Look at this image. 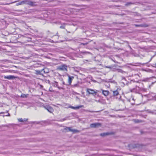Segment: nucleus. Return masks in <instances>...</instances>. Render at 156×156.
I'll list each match as a JSON object with an SVG mask.
<instances>
[{"instance_id":"36","label":"nucleus","mask_w":156,"mask_h":156,"mask_svg":"<svg viewBox=\"0 0 156 156\" xmlns=\"http://www.w3.org/2000/svg\"><path fill=\"white\" fill-rule=\"evenodd\" d=\"M122 79H124V80H125L126 79V78L125 77H122Z\"/></svg>"},{"instance_id":"34","label":"nucleus","mask_w":156,"mask_h":156,"mask_svg":"<svg viewBox=\"0 0 156 156\" xmlns=\"http://www.w3.org/2000/svg\"><path fill=\"white\" fill-rule=\"evenodd\" d=\"M47 82H46L47 83H50V81L49 80H47Z\"/></svg>"},{"instance_id":"43","label":"nucleus","mask_w":156,"mask_h":156,"mask_svg":"<svg viewBox=\"0 0 156 156\" xmlns=\"http://www.w3.org/2000/svg\"><path fill=\"white\" fill-rule=\"evenodd\" d=\"M151 59H152V58H151V59H150V61L151 60Z\"/></svg>"},{"instance_id":"24","label":"nucleus","mask_w":156,"mask_h":156,"mask_svg":"<svg viewBox=\"0 0 156 156\" xmlns=\"http://www.w3.org/2000/svg\"><path fill=\"white\" fill-rule=\"evenodd\" d=\"M19 121L20 122H23V119L22 118L19 119H18Z\"/></svg>"},{"instance_id":"6","label":"nucleus","mask_w":156,"mask_h":156,"mask_svg":"<svg viewBox=\"0 0 156 156\" xmlns=\"http://www.w3.org/2000/svg\"><path fill=\"white\" fill-rule=\"evenodd\" d=\"M68 85H70L73 80L74 78V77L73 76H70L69 75H68Z\"/></svg>"},{"instance_id":"17","label":"nucleus","mask_w":156,"mask_h":156,"mask_svg":"<svg viewBox=\"0 0 156 156\" xmlns=\"http://www.w3.org/2000/svg\"><path fill=\"white\" fill-rule=\"evenodd\" d=\"M122 73L126 77H128L129 76V75H128V73L126 71H123Z\"/></svg>"},{"instance_id":"37","label":"nucleus","mask_w":156,"mask_h":156,"mask_svg":"<svg viewBox=\"0 0 156 156\" xmlns=\"http://www.w3.org/2000/svg\"><path fill=\"white\" fill-rule=\"evenodd\" d=\"M129 47L130 48V49H132V48H131V47H130V46L129 45Z\"/></svg>"},{"instance_id":"2","label":"nucleus","mask_w":156,"mask_h":156,"mask_svg":"<svg viewBox=\"0 0 156 156\" xmlns=\"http://www.w3.org/2000/svg\"><path fill=\"white\" fill-rule=\"evenodd\" d=\"M64 130L65 132H68L69 131L72 132L74 133L78 132L79 131L75 129H71V128L70 127H66L64 129Z\"/></svg>"},{"instance_id":"44","label":"nucleus","mask_w":156,"mask_h":156,"mask_svg":"<svg viewBox=\"0 0 156 156\" xmlns=\"http://www.w3.org/2000/svg\"><path fill=\"white\" fill-rule=\"evenodd\" d=\"M133 100H134V98H133V99H132Z\"/></svg>"},{"instance_id":"19","label":"nucleus","mask_w":156,"mask_h":156,"mask_svg":"<svg viewBox=\"0 0 156 156\" xmlns=\"http://www.w3.org/2000/svg\"><path fill=\"white\" fill-rule=\"evenodd\" d=\"M115 70H117V71L118 72L121 73H122L123 71V70H122V69H115Z\"/></svg>"},{"instance_id":"30","label":"nucleus","mask_w":156,"mask_h":156,"mask_svg":"<svg viewBox=\"0 0 156 156\" xmlns=\"http://www.w3.org/2000/svg\"><path fill=\"white\" fill-rule=\"evenodd\" d=\"M135 122H140V120H136Z\"/></svg>"},{"instance_id":"45","label":"nucleus","mask_w":156,"mask_h":156,"mask_svg":"<svg viewBox=\"0 0 156 156\" xmlns=\"http://www.w3.org/2000/svg\"><path fill=\"white\" fill-rule=\"evenodd\" d=\"M94 155H96V154H94Z\"/></svg>"},{"instance_id":"41","label":"nucleus","mask_w":156,"mask_h":156,"mask_svg":"<svg viewBox=\"0 0 156 156\" xmlns=\"http://www.w3.org/2000/svg\"><path fill=\"white\" fill-rule=\"evenodd\" d=\"M62 83L63 84H65V82H62Z\"/></svg>"},{"instance_id":"40","label":"nucleus","mask_w":156,"mask_h":156,"mask_svg":"<svg viewBox=\"0 0 156 156\" xmlns=\"http://www.w3.org/2000/svg\"><path fill=\"white\" fill-rule=\"evenodd\" d=\"M51 42H52V43H53V42H54V41L53 40H52L51 41Z\"/></svg>"},{"instance_id":"22","label":"nucleus","mask_w":156,"mask_h":156,"mask_svg":"<svg viewBox=\"0 0 156 156\" xmlns=\"http://www.w3.org/2000/svg\"><path fill=\"white\" fill-rule=\"evenodd\" d=\"M21 97L23 98H26V95L25 94H23L21 95Z\"/></svg>"},{"instance_id":"9","label":"nucleus","mask_w":156,"mask_h":156,"mask_svg":"<svg viewBox=\"0 0 156 156\" xmlns=\"http://www.w3.org/2000/svg\"><path fill=\"white\" fill-rule=\"evenodd\" d=\"M83 107V105H81L78 106H77L76 107L70 106L69 108H71L73 109H79L80 108Z\"/></svg>"},{"instance_id":"33","label":"nucleus","mask_w":156,"mask_h":156,"mask_svg":"<svg viewBox=\"0 0 156 156\" xmlns=\"http://www.w3.org/2000/svg\"><path fill=\"white\" fill-rule=\"evenodd\" d=\"M106 68H110V69H111V67H110V66H106Z\"/></svg>"},{"instance_id":"4","label":"nucleus","mask_w":156,"mask_h":156,"mask_svg":"<svg viewBox=\"0 0 156 156\" xmlns=\"http://www.w3.org/2000/svg\"><path fill=\"white\" fill-rule=\"evenodd\" d=\"M25 4L30 5L31 6H34L35 5V2L32 1H30L28 0H26L25 1Z\"/></svg>"},{"instance_id":"29","label":"nucleus","mask_w":156,"mask_h":156,"mask_svg":"<svg viewBox=\"0 0 156 156\" xmlns=\"http://www.w3.org/2000/svg\"><path fill=\"white\" fill-rule=\"evenodd\" d=\"M153 66L156 68V63L153 64Z\"/></svg>"},{"instance_id":"20","label":"nucleus","mask_w":156,"mask_h":156,"mask_svg":"<svg viewBox=\"0 0 156 156\" xmlns=\"http://www.w3.org/2000/svg\"><path fill=\"white\" fill-rule=\"evenodd\" d=\"M36 74L37 75H41V71L40 70H36Z\"/></svg>"},{"instance_id":"23","label":"nucleus","mask_w":156,"mask_h":156,"mask_svg":"<svg viewBox=\"0 0 156 156\" xmlns=\"http://www.w3.org/2000/svg\"><path fill=\"white\" fill-rule=\"evenodd\" d=\"M149 78H147L144 79L143 81H145V82L148 81V80H149Z\"/></svg>"},{"instance_id":"11","label":"nucleus","mask_w":156,"mask_h":156,"mask_svg":"<svg viewBox=\"0 0 156 156\" xmlns=\"http://www.w3.org/2000/svg\"><path fill=\"white\" fill-rule=\"evenodd\" d=\"M119 94V92L117 90L113 91V96L114 97L117 96Z\"/></svg>"},{"instance_id":"39","label":"nucleus","mask_w":156,"mask_h":156,"mask_svg":"<svg viewBox=\"0 0 156 156\" xmlns=\"http://www.w3.org/2000/svg\"><path fill=\"white\" fill-rule=\"evenodd\" d=\"M58 33H56V35H57L58 36V37H59V36H58Z\"/></svg>"},{"instance_id":"21","label":"nucleus","mask_w":156,"mask_h":156,"mask_svg":"<svg viewBox=\"0 0 156 156\" xmlns=\"http://www.w3.org/2000/svg\"><path fill=\"white\" fill-rule=\"evenodd\" d=\"M86 112L93 113V112H99V111H89V110H87L86 111Z\"/></svg>"},{"instance_id":"18","label":"nucleus","mask_w":156,"mask_h":156,"mask_svg":"<svg viewBox=\"0 0 156 156\" xmlns=\"http://www.w3.org/2000/svg\"><path fill=\"white\" fill-rule=\"evenodd\" d=\"M134 3L131 2H127L125 5L126 6H128L130 5H131L133 4Z\"/></svg>"},{"instance_id":"38","label":"nucleus","mask_w":156,"mask_h":156,"mask_svg":"<svg viewBox=\"0 0 156 156\" xmlns=\"http://www.w3.org/2000/svg\"><path fill=\"white\" fill-rule=\"evenodd\" d=\"M4 112H1L0 113V114H4Z\"/></svg>"},{"instance_id":"14","label":"nucleus","mask_w":156,"mask_h":156,"mask_svg":"<svg viewBox=\"0 0 156 156\" xmlns=\"http://www.w3.org/2000/svg\"><path fill=\"white\" fill-rule=\"evenodd\" d=\"M25 1H22L20 2L17 3L16 4V5L18 6L19 5H21L23 4H25Z\"/></svg>"},{"instance_id":"8","label":"nucleus","mask_w":156,"mask_h":156,"mask_svg":"<svg viewBox=\"0 0 156 156\" xmlns=\"http://www.w3.org/2000/svg\"><path fill=\"white\" fill-rule=\"evenodd\" d=\"M87 92L89 94H96L97 93V92L95 91L94 90H92L90 89H87Z\"/></svg>"},{"instance_id":"25","label":"nucleus","mask_w":156,"mask_h":156,"mask_svg":"<svg viewBox=\"0 0 156 156\" xmlns=\"http://www.w3.org/2000/svg\"><path fill=\"white\" fill-rule=\"evenodd\" d=\"M88 42H86V43H81V45H87V44H88Z\"/></svg>"},{"instance_id":"42","label":"nucleus","mask_w":156,"mask_h":156,"mask_svg":"<svg viewBox=\"0 0 156 156\" xmlns=\"http://www.w3.org/2000/svg\"><path fill=\"white\" fill-rule=\"evenodd\" d=\"M16 2V1H15V2H12V3H15V2Z\"/></svg>"},{"instance_id":"31","label":"nucleus","mask_w":156,"mask_h":156,"mask_svg":"<svg viewBox=\"0 0 156 156\" xmlns=\"http://www.w3.org/2000/svg\"><path fill=\"white\" fill-rule=\"evenodd\" d=\"M115 69H113L112 71H117V70H115Z\"/></svg>"},{"instance_id":"35","label":"nucleus","mask_w":156,"mask_h":156,"mask_svg":"<svg viewBox=\"0 0 156 156\" xmlns=\"http://www.w3.org/2000/svg\"><path fill=\"white\" fill-rule=\"evenodd\" d=\"M6 116H10V114L9 113H8V114L7 115H5Z\"/></svg>"},{"instance_id":"3","label":"nucleus","mask_w":156,"mask_h":156,"mask_svg":"<svg viewBox=\"0 0 156 156\" xmlns=\"http://www.w3.org/2000/svg\"><path fill=\"white\" fill-rule=\"evenodd\" d=\"M44 108L47 109L48 111L51 113H52L54 111L53 108L49 105L44 106Z\"/></svg>"},{"instance_id":"28","label":"nucleus","mask_w":156,"mask_h":156,"mask_svg":"<svg viewBox=\"0 0 156 156\" xmlns=\"http://www.w3.org/2000/svg\"><path fill=\"white\" fill-rule=\"evenodd\" d=\"M60 27L62 29H64L65 27L64 26H61Z\"/></svg>"},{"instance_id":"26","label":"nucleus","mask_w":156,"mask_h":156,"mask_svg":"<svg viewBox=\"0 0 156 156\" xmlns=\"http://www.w3.org/2000/svg\"><path fill=\"white\" fill-rule=\"evenodd\" d=\"M135 88H134L133 89L130 90V91L131 92H134L135 91Z\"/></svg>"},{"instance_id":"16","label":"nucleus","mask_w":156,"mask_h":156,"mask_svg":"<svg viewBox=\"0 0 156 156\" xmlns=\"http://www.w3.org/2000/svg\"><path fill=\"white\" fill-rule=\"evenodd\" d=\"M135 26L136 27H147V25H136V24L135 25Z\"/></svg>"},{"instance_id":"10","label":"nucleus","mask_w":156,"mask_h":156,"mask_svg":"<svg viewBox=\"0 0 156 156\" xmlns=\"http://www.w3.org/2000/svg\"><path fill=\"white\" fill-rule=\"evenodd\" d=\"M109 93V91L108 90H102V93L105 96H108V95Z\"/></svg>"},{"instance_id":"7","label":"nucleus","mask_w":156,"mask_h":156,"mask_svg":"<svg viewBox=\"0 0 156 156\" xmlns=\"http://www.w3.org/2000/svg\"><path fill=\"white\" fill-rule=\"evenodd\" d=\"M16 78V77L12 75H9L8 76H4V78L5 79H8L9 80H13L14 79H15Z\"/></svg>"},{"instance_id":"32","label":"nucleus","mask_w":156,"mask_h":156,"mask_svg":"<svg viewBox=\"0 0 156 156\" xmlns=\"http://www.w3.org/2000/svg\"><path fill=\"white\" fill-rule=\"evenodd\" d=\"M23 119V122L24 121H26L27 120V119Z\"/></svg>"},{"instance_id":"13","label":"nucleus","mask_w":156,"mask_h":156,"mask_svg":"<svg viewBox=\"0 0 156 156\" xmlns=\"http://www.w3.org/2000/svg\"><path fill=\"white\" fill-rule=\"evenodd\" d=\"M54 86L55 87H57L59 89H62V88L61 87H58V83L56 81H55L54 83Z\"/></svg>"},{"instance_id":"15","label":"nucleus","mask_w":156,"mask_h":156,"mask_svg":"<svg viewBox=\"0 0 156 156\" xmlns=\"http://www.w3.org/2000/svg\"><path fill=\"white\" fill-rule=\"evenodd\" d=\"M109 133H101L100 135L101 136H104L107 135H109Z\"/></svg>"},{"instance_id":"5","label":"nucleus","mask_w":156,"mask_h":156,"mask_svg":"<svg viewBox=\"0 0 156 156\" xmlns=\"http://www.w3.org/2000/svg\"><path fill=\"white\" fill-rule=\"evenodd\" d=\"M101 124L99 123H95L91 124H90V127L91 128H96L99 126H101Z\"/></svg>"},{"instance_id":"1","label":"nucleus","mask_w":156,"mask_h":156,"mask_svg":"<svg viewBox=\"0 0 156 156\" xmlns=\"http://www.w3.org/2000/svg\"><path fill=\"white\" fill-rule=\"evenodd\" d=\"M57 70L62 71H67V66L65 64H63L62 65L59 66H58Z\"/></svg>"},{"instance_id":"27","label":"nucleus","mask_w":156,"mask_h":156,"mask_svg":"<svg viewBox=\"0 0 156 156\" xmlns=\"http://www.w3.org/2000/svg\"><path fill=\"white\" fill-rule=\"evenodd\" d=\"M66 118L63 119L61 120V121H64L65 120H66Z\"/></svg>"},{"instance_id":"12","label":"nucleus","mask_w":156,"mask_h":156,"mask_svg":"<svg viewBox=\"0 0 156 156\" xmlns=\"http://www.w3.org/2000/svg\"><path fill=\"white\" fill-rule=\"evenodd\" d=\"M145 63L144 64H141V63H135L134 64H130V65L132 66H140L141 65H143L145 64Z\"/></svg>"}]
</instances>
